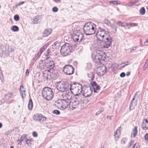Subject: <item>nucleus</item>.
Here are the masks:
<instances>
[{
    "label": "nucleus",
    "mask_w": 148,
    "mask_h": 148,
    "mask_svg": "<svg viewBox=\"0 0 148 148\" xmlns=\"http://www.w3.org/2000/svg\"><path fill=\"white\" fill-rule=\"evenodd\" d=\"M62 110L69 107L70 101L62 100Z\"/></svg>",
    "instance_id": "aec40b11"
},
{
    "label": "nucleus",
    "mask_w": 148,
    "mask_h": 148,
    "mask_svg": "<svg viewBox=\"0 0 148 148\" xmlns=\"http://www.w3.org/2000/svg\"><path fill=\"white\" fill-rule=\"evenodd\" d=\"M42 93L44 98L47 100H51L53 97L52 90L49 87L44 88L42 90Z\"/></svg>",
    "instance_id": "7ed1b4c3"
},
{
    "label": "nucleus",
    "mask_w": 148,
    "mask_h": 148,
    "mask_svg": "<svg viewBox=\"0 0 148 148\" xmlns=\"http://www.w3.org/2000/svg\"><path fill=\"white\" fill-rule=\"evenodd\" d=\"M28 71V69L26 70V71L25 72V74H26V75H27L29 74V73Z\"/></svg>",
    "instance_id": "0e129e2a"
},
{
    "label": "nucleus",
    "mask_w": 148,
    "mask_h": 148,
    "mask_svg": "<svg viewBox=\"0 0 148 148\" xmlns=\"http://www.w3.org/2000/svg\"><path fill=\"white\" fill-rule=\"evenodd\" d=\"M138 0H134L132 2L134 3V4H135V3H138Z\"/></svg>",
    "instance_id": "e2e57ef3"
},
{
    "label": "nucleus",
    "mask_w": 148,
    "mask_h": 148,
    "mask_svg": "<svg viewBox=\"0 0 148 148\" xmlns=\"http://www.w3.org/2000/svg\"><path fill=\"white\" fill-rule=\"evenodd\" d=\"M27 135L25 134H24L23 136V141H24L26 143L27 140L28 139L27 138Z\"/></svg>",
    "instance_id": "a18cd8bd"
},
{
    "label": "nucleus",
    "mask_w": 148,
    "mask_h": 148,
    "mask_svg": "<svg viewBox=\"0 0 148 148\" xmlns=\"http://www.w3.org/2000/svg\"><path fill=\"white\" fill-rule=\"evenodd\" d=\"M83 29L84 33L86 35H91L95 33L96 26L91 22H88L85 23Z\"/></svg>",
    "instance_id": "f257e3e1"
},
{
    "label": "nucleus",
    "mask_w": 148,
    "mask_h": 148,
    "mask_svg": "<svg viewBox=\"0 0 148 148\" xmlns=\"http://www.w3.org/2000/svg\"><path fill=\"white\" fill-rule=\"evenodd\" d=\"M72 97V93L69 90L64 92L61 95V99L63 100L70 101Z\"/></svg>",
    "instance_id": "9b49d317"
},
{
    "label": "nucleus",
    "mask_w": 148,
    "mask_h": 148,
    "mask_svg": "<svg viewBox=\"0 0 148 148\" xmlns=\"http://www.w3.org/2000/svg\"><path fill=\"white\" fill-rule=\"evenodd\" d=\"M12 94L11 93H8L5 95L4 97L3 98L4 99L1 100V102L2 103H4L5 101L9 99L10 97H11Z\"/></svg>",
    "instance_id": "5701e85b"
},
{
    "label": "nucleus",
    "mask_w": 148,
    "mask_h": 148,
    "mask_svg": "<svg viewBox=\"0 0 148 148\" xmlns=\"http://www.w3.org/2000/svg\"><path fill=\"white\" fill-rule=\"evenodd\" d=\"M34 116L36 118L35 120L39 122H42L45 121L46 119V118L41 114H36Z\"/></svg>",
    "instance_id": "4468645a"
},
{
    "label": "nucleus",
    "mask_w": 148,
    "mask_h": 148,
    "mask_svg": "<svg viewBox=\"0 0 148 148\" xmlns=\"http://www.w3.org/2000/svg\"><path fill=\"white\" fill-rule=\"evenodd\" d=\"M139 12L140 15H144L145 12V8L143 7L142 8L139 10Z\"/></svg>",
    "instance_id": "72a5a7b5"
},
{
    "label": "nucleus",
    "mask_w": 148,
    "mask_h": 148,
    "mask_svg": "<svg viewBox=\"0 0 148 148\" xmlns=\"http://www.w3.org/2000/svg\"><path fill=\"white\" fill-rule=\"evenodd\" d=\"M20 93L23 99L26 96L25 92V90L24 87L22 86H21L20 88L19 89Z\"/></svg>",
    "instance_id": "412c9836"
},
{
    "label": "nucleus",
    "mask_w": 148,
    "mask_h": 148,
    "mask_svg": "<svg viewBox=\"0 0 148 148\" xmlns=\"http://www.w3.org/2000/svg\"><path fill=\"white\" fill-rule=\"evenodd\" d=\"M105 58V54H103L102 52L97 53L95 56L92 57L94 61L97 63L100 62L101 61L104 60Z\"/></svg>",
    "instance_id": "6e6552de"
},
{
    "label": "nucleus",
    "mask_w": 148,
    "mask_h": 148,
    "mask_svg": "<svg viewBox=\"0 0 148 148\" xmlns=\"http://www.w3.org/2000/svg\"><path fill=\"white\" fill-rule=\"evenodd\" d=\"M48 74H46V73H43V76L44 77V78H45V79L47 80L48 79Z\"/></svg>",
    "instance_id": "c03bdc74"
},
{
    "label": "nucleus",
    "mask_w": 148,
    "mask_h": 148,
    "mask_svg": "<svg viewBox=\"0 0 148 148\" xmlns=\"http://www.w3.org/2000/svg\"><path fill=\"white\" fill-rule=\"evenodd\" d=\"M141 128L145 130H147V126L146 125V123H145V119L143 120L141 125Z\"/></svg>",
    "instance_id": "c85d7f7f"
},
{
    "label": "nucleus",
    "mask_w": 148,
    "mask_h": 148,
    "mask_svg": "<svg viewBox=\"0 0 148 148\" xmlns=\"http://www.w3.org/2000/svg\"><path fill=\"white\" fill-rule=\"evenodd\" d=\"M116 24L119 26H123V24H124V23H122L120 21H117Z\"/></svg>",
    "instance_id": "37998d69"
},
{
    "label": "nucleus",
    "mask_w": 148,
    "mask_h": 148,
    "mask_svg": "<svg viewBox=\"0 0 148 148\" xmlns=\"http://www.w3.org/2000/svg\"><path fill=\"white\" fill-rule=\"evenodd\" d=\"M107 68L105 66L100 68L98 71L97 73L100 76L103 75L106 72Z\"/></svg>",
    "instance_id": "a211bd4d"
},
{
    "label": "nucleus",
    "mask_w": 148,
    "mask_h": 148,
    "mask_svg": "<svg viewBox=\"0 0 148 148\" xmlns=\"http://www.w3.org/2000/svg\"><path fill=\"white\" fill-rule=\"evenodd\" d=\"M12 30L14 32L18 31L19 30V28L18 26L14 25L12 27Z\"/></svg>",
    "instance_id": "4c0bfd02"
},
{
    "label": "nucleus",
    "mask_w": 148,
    "mask_h": 148,
    "mask_svg": "<svg viewBox=\"0 0 148 148\" xmlns=\"http://www.w3.org/2000/svg\"><path fill=\"white\" fill-rule=\"evenodd\" d=\"M52 10L53 12H56L58 11V9L57 7H54L53 8Z\"/></svg>",
    "instance_id": "8fccbe9b"
},
{
    "label": "nucleus",
    "mask_w": 148,
    "mask_h": 148,
    "mask_svg": "<svg viewBox=\"0 0 148 148\" xmlns=\"http://www.w3.org/2000/svg\"><path fill=\"white\" fill-rule=\"evenodd\" d=\"M134 4L133 3V2H130L127 5V6H128L129 7H132L133 5H134Z\"/></svg>",
    "instance_id": "de8ad7c7"
},
{
    "label": "nucleus",
    "mask_w": 148,
    "mask_h": 148,
    "mask_svg": "<svg viewBox=\"0 0 148 148\" xmlns=\"http://www.w3.org/2000/svg\"><path fill=\"white\" fill-rule=\"evenodd\" d=\"M134 141L133 140H131L130 143L129 147H130L131 145H132V148H140L138 144L136 143L134 144Z\"/></svg>",
    "instance_id": "a878e982"
},
{
    "label": "nucleus",
    "mask_w": 148,
    "mask_h": 148,
    "mask_svg": "<svg viewBox=\"0 0 148 148\" xmlns=\"http://www.w3.org/2000/svg\"><path fill=\"white\" fill-rule=\"evenodd\" d=\"M108 31H105L104 29L99 27L96 36L99 40L103 41V40H105L106 37H107L109 35L108 34Z\"/></svg>",
    "instance_id": "20e7f679"
},
{
    "label": "nucleus",
    "mask_w": 148,
    "mask_h": 148,
    "mask_svg": "<svg viewBox=\"0 0 148 148\" xmlns=\"http://www.w3.org/2000/svg\"><path fill=\"white\" fill-rule=\"evenodd\" d=\"M62 100L59 99L55 101L54 104L57 108L62 110Z\"/></svg>",
    "instance_id": "f3484780"
},
{
    "label": "nucleus",
    "mask_w": 148,
    "mask_h": 148,
    "mask_svg": "<svg viewBox=\"0 0 148 148\" xmlns=\"http://www.w3.org/2000/svg\"><path fill=\"white\" fill-rule=\"evenodd\" d=\"M148 66V60H147V62L145 64L144 67L143 69L144 70H145V69L147 68Z\"/></svg>",
    "instance_id": "49530a36"
},
{
    "label": "nucleus",
    "mask_w": 148,
    "mask_h": 148,
    "mask_svg": "<svg viewBox=\"0 0 148 148\" xmlns=\"http://www.w3.org/2000/svg\"><path fill=\"white\" fill-rule=\"evenodd\" d=\"M137 25V24L136 23H130V27H133L136 26Z\"/></svg>",
    "instance_id": "6e6d98bb"
},
{
    "label": "nucleus",
    "mask_w": 148,
    "mask_h": 148,
    "mask_svg": "<svg viewBox=\"0 0 148 148\" xmlns=\"http://www.w3.org/2000/svg\"><path fill=\"white\" fill-rule=\"evenodd\" d=\"M53 1L56 2H60V0H53Z\"/></svg>",
    "instance_id": "774afa93"
},
{
    "label": "nucleus",
    "mask_w": 148,
    "mask_h": 148,
    "mask_svg": "<svg viewBox=\"0 0 148 148\" xmlns=\"http://www.w3.org/2000/svg\"><path fill=\"white\" fill-rule=\"evenodd\" d=\"M130 72H127L126 73V75L127 76H128L130 75Z\"/></svg>",
    "instance_id": "69168bd1"
},
{
    "label": "nucleus",
    "mask_w": 148,
    "mask_h": 148,
    "mask_svg": "<svg viewBox=\"0 0 148 148\" xmlns=\"http://www.w3.org/2000/svg\"><path fill=\"white\" fill-rule=\"evenodd\" d=\"M72 48V46L69 44L66 43L64 44L61 47V54L64 56H67L71 52Z\"/></svg>",
    "instance_id": "39448f33"
},
{
    "label": "nucleus",
    "mask_w": 148,
    "mask_h": 148,
    "mask_svg": "<svg viewBox=\"0 0 148 148\" xmlns=\"http://www.w3.org/2000/svg\"><path fill=\"white\" fill-rule=\"evenodd\" d=\"M138 131L137 127L135 126L134 127V129L132 131V134L133 135V137H134L137 134Z\"/></svg>",
    "instance_id": "c756f323"
},
{
    "label": "nucleus",
    "mask_w": 148,
    "mask_h": 148,
    "mask_svg": "<svg viewBox=\"0 0 148 148\" xmlns=\"http://www.w3.org/2000/svg\"><path fill=\"white\" fill-rule=\"evenodd\" d=\"M130 24L128 23H125L124 25H123V26H130Z\"/></svg>",
    "instance_id": "680f3d73"
},
{
    "label": "nucleus",
    "mask_w": 148,
    "mask_h": 148,
    "mask_svg": "<svg viewBox=\"0 0 148 148\" xmlns=\"http://www.w3.org/2000/svg\"><path fill=\"white\" fill-rule=\"evenodd\" d=\"M48 45L47 44H45L40 49V51H41V52H43L47 48Z\"/></svg>",
    "instance_id": "c9c22d12"
},
{
    "label": "nucleus",
    "mask_w": 148,
    "mask_h": 148,
    "mask_svg": "<svg viewBox=\"0 0 148 148\" xmlns=\"http://www.w3.org/2000/svg\"><path fill=\"white\" fill-rule=\"evenodd\" d=\"M110 4H112L114 5H118L120 4V2L118 1H109Z\"/></svg>",
    "instance_id": "473e14b6"
},
{
    "label": "nucleus",
    "mask_w": 148,
    "mask_h": 148,
    "mask_svg": "<svg viewBox=\"0 0 148 148\" xmlns=\"http://www.w3.org/2000/svg\"><path fill=\"white\" fill-rule=\"evenodd\" d=\"M140 94L138 92H136L134 95L133 98H134V100L137 101L139 99V97Z\"/></svg>",
    "instance_id": "2f4dec72"
},
{
    "label": "nucleus",
    "mask_w": 148,
    "mask_h": 148,
    "mask_svg": "<svg viewBox=\"0 0 148 148\" xmlns=\"http://www.w3.org/2000/svg\"><path fill=\"white\" fill-rule=\"evenodd\" d=\"M129 64L128 61H127L125 62H122L120 64V65L122 66V68L124 67L125 66H127Z\"/></svg>",
    "instance_id": "f704fd0d"
},
{
    "label": "nucleus",
    "mask_w": 148,
    "mask_h": 148,
    "mask_svg": "<svg viewBox=\"0 0 148 148\" xmlns=\"http://www.w3.org/2000/svg\"><path fill=\"white\" fill-rule=\"evenodd\" d=\"M51 32V29H45L43 33V36L44 37H45L49 34H50Z\"/></svg>",
    "instance_id": "b1692460"
},
{
    "label": "nucleus",
    "mask_w": 148,
    "mask_h": 148,
    "mask_svg": "<svg viewBox=\"0 0 148 148\" xmlns=\"http://www.w3.org/2000/svg\"><path fill=\"white\" fill-rule=\"evenodd\" d=\"M87 66L88 69H91V64L90 63L88 62L87 64Z\"/></svg>",
    "instance_id": "09e8293b"
},
{
    "label": "nucleus",
    "mask_w": 148,
    "mask_h": 148,
    "mask_svg": "<svg viewBox=\"0 0 148 148\" xmlns=\"http://www.w3.org/2000/svg\"><path fill=\"white\" fill-rule=\"evenodd\" d=\"M136 48H137L136 47H134L133 48H132V49H131V51H132V50H133V51L135 50L136 49Z\"/></svg>",
    "instance_id": "338daca9"
},
{
    "label": "nucleus",
    "mask_w": 148,
    "mask_h": 148,
    "mask_svg": "<svg viewBox=\"0 0 148 148\" xmlns=\"http://www.w3.org/2000/svg\"><path fill=\"white\" fill-rule=\"evenodd\" d=\"M33 139L32 138H30L29 139H27L26 141V144L30 146L31 145V144H30V145L29 144V143H30L32 141Z\"/></svg>",
    "instance_id": "58836bf2"
},
{
    "label": "nucleus",
    "mask_w": 148,
    "mask_h": 148,
    "mask_svg": "<svg viewBox=\"0 0 148 148\" xmlns=\"http://www.w3.org/2000/svg\"><path fill=\"white\" fill-rule=\"evenodd\" d=\"M56 88L59 91L64 92L69 90V84L64 82H59L57 84Z\"/></svg>",
    "instance_id": "0eeeda50"
},
{
    "label": "nucleus",
    "mask_w": 148,
    "mask_h": 148,
    "mask_svg": "<svg viewBox=\"0 0 148 148\" xmlns=\"http://www.w3.org/2000/svg\"><path fill=\"white\" fill-rule=\"evenodd\" d=\"M120 76L121 77H123L125 76V73L124 72H122L120 74Z\"/></svg>",
    "instance_id": "5fc2aeb1"
},
{
    "label": "nucleus",
    "mask_w": 148,
    "mask_h": 148,
    "mask_svg": "<svg viewBox=\"0 0 148 148\" xmlns=\"http://www.w3.org/2000/svg\"><path fill=\"white\" fill-rule=\"evenodd\" d=\"M127 141V139L125 138H124L121 140V143L123 145H125Z\"/></svg>",
    "instance_id": "e433bc0d"
},
{
    "label": "nucleus",
    "mask_w": 148,
    "mask_h": 148,
    "mask_svg": "<svg viewBox=\"0 0 148 148\" xmlns=\"http://www.w3.org/2000/svg\"><path fill=\"white\" fill-rule=\"evenodd\" d=\"M51 53L50 51L49 50V49H48L46 53H45V55L46 56H47L49 55V53Z\"/></svg>",
    "instance_id": "3c124183"
},
{
    "label": "nucleus",
    "mask_w": 148,
    "mask_h": 148,
    "mask_svg": "<svg viewBox=\"0 0 148 148\" xmlns=\"http://www.w3.org/2000/svg\"><path fill=\"white\" fill-rule=\"evenodd\" d=\"M103 22L105 24L109 26H111L112 28L115 29V32H116V28L115 27H112L111 25V23L107 19H105L103 21Z\"/></svg>",
    "instance_id": "bb28decb"
},
{
    "label": "nucleus",
    "mask_w": 148,
    "mask_h": 148,
    "mask_svg": "<svg viewBox=\"0 0 148 148\" xmlns=\"http://www.w3.org/2000/svg\"><path fill=\"white\" fill-rule=\"evenodd\" d=\"M137 101L134 100V98H133L132 100L131 101L130 106L129 109L130 110L134 109V107L137 105Z\"/></svg>",
    "instance_id": "6ab92c4d"
},
{
    "label": "nucleus",
    "mask_w": 148,
    "mask_h": 148,
    "mask_svg": "<svg viewBox=\"0 0 148 148\" xmlns=\"http://www.w3.org/2000/svg\"><path fill=\"white\" fill-rule=\"evenodd\" d=\"M19 17L18 14L15 15L14 16V19L16 21H18L19 19Z\"/></svg>",
    "instance_id": "ea45409f"
},
{
    "label": "nucleus",
    "mask_w": 148,
    "mask_h": 148,
    "mask_svg": "<svg viewBox=\"0 0 148 148\" xmlns=\"http://www.w3.org/2000/svg\"><path fill=\"white\" fill-rule=\"evenodd\" d=\"M41 21L40 17L39 16H36L34 18L33 23L34 24H38L40 23Z\"/></svg>",
    "instance_id": "393cba45"
},
{
    "label": "nucleus",
    "mask_w": 148,
    "mask_h": 148,
    "mask_svg": "<svg viewBox=\"0 0 148 148\" xmlns=\"http://www.w3.org/2000/svg\"><path fill=\"white\" fill-rule=\"evenodd\" d=\"M145 45L147 46L148 45V39H147L146 41L144 42Z\"/></svg>",
    "instance_id": "052dcab7"
},
{
    "label": "nucleus",
    "mask_w": 148,
    "mask_h": 148,
    "mask_svg": "<svg viewBox=\"0 0 148 148\" xmlns=\"http://www.w3.org/2000/svg\"><path fill=\"white\" fill-rule=\"evenodd\" d=\"M79 104V101L77 99L70 100L69 107L70 109L73 110L78 107Z\"/></svg>",
    "instance_id": "ddd939ff"
},
{
    "label": "nucleus",
    "mask_w": 148,
    "mask_h": 148,
    "mask_svg": "<svg viewBox=\"0 0 148 148\" xmlns=\"http://www.w3.org/2000/svg\"><path fill=\"white\" fill-rule=\"evenodd\" d=\"M74 69L71 65H66L63 67V72L67 75H70L73 74L74 73Z\"/></svg>",
    "instance_id": "1a4fd4ad"
},
{
    "label": "nucleus",
    "mask_w": 148,
    "mask_h": 148,
    "mask_svg": "<svg viewBox=\"0 0 148 148\" xmlns=\"http://www.w3.org/2000/svg\"><path fill=\"white\" fill-rule=\"evenodd\" d=\"M145 138L147 142H148V134H146L145 136Z\"/></svg>",
    "instance_id": "603ef678"
},
{
    "label": "nucleus",
    "mask_w": 148,
    "mask_h": 148,
    "mask_svg": "<svg viewBox=\"0 0 148 148\" xmlns=\"http://www.w3.org/2000/svg\"><path fill=\"white\" fill-rule=\"evenodd\" d=\"M69 89L71 93L75 95L78 96L82 91V86L79 83H74L70 85Z\"/></svg>",
    "instance_id": "f03ea898"
},
{
    "label": "nucleus",
    "mask_w": 148,
    "mask_h": 148,
    "mask_svg": "<svg viewBox=\"0 0 148 148\" xmlns=\"http://www.w3.org/2000/svg\"><path fill=\"white\" fill-rule=\"evenodd\" d=\"M32 135L34 137H36L37 136V134L36 132H34L32 133Z\"/></svg>",
    "instance_id": "4d7b16f0"
},
{
    "label": "nucleus",
    "mask_w": 148,
    "mask_h": 148,
    "mask_svg": "<svg viewBox=\"0 0 148 148\" xmlns=\"http://www.w3.org/2000/svg\"><path fill=\"white\" fill-rule=\"evenodd\" d=\"M42 53V52H41V51H40L37 54V55H36L35 56V58L37 59L38 58H39L40 57V56L41 55Z\"/></svg>",
    "instance_id": "a19ab883"
},
{
    "label": "nucleus",
    "mask_w": 148,
    "mask_h": 148,
    "mask_svg": "<svg viewBox=\"0 0 148 148\" xmlns=\"http://www.w3.org/2000/svg\"><path fill=\"white\" fill-rule=\"evenodd\" d=\"M145 123H146V125L147 126V129L148 130V119H145Z\"/></svg>",
    "instance_id": "bf43d9fd"
},
{
    "label": "nucleus",
    "mask_w": 148,
    "mask_h": 148,
    "mask_svg": "<svg viewBox=\"0 0 148 148\" xmlns=\"http://www.w3.org/2000/svg\"><path fill=\"white\" fill-rule=\"evenodd\" d=\"M48 58H49L47 57L45 60V66L47 69V71L48 72H50V70L54 68V64L53 61L48 60Z\"/></svg>",
    "instance_id": "9d476101"
},
{
    "label": "nucleus",
    "mask_w": 148,
    "mask_h": 148,
    "mask_svg": "<svg viewBox=\"0 0 148 148\" xmlns=\"http://www.w3.org/2000/svg\"><path fill=\"white\" fill-rule=\"evenodd\" d=\"M106 40L103 42V44L101 45V48L103 50H107L108 48L111 45L112 40V38L110 35L107 37H106L105 38Z\"/></svg>",
    "instance_id": "423d86ee"
},
{
    "label": "nucleus",
    "mask_w": 148,
    "mask_h": 148,
    "mask_svg": "<svg viewBox=\"0 0 148 148\" xmlns=\"http://www.w3.org/2000/svg\"><path fill=\"white\" fill-rule=\"evenodd\" d=\"M121 131L120 130L118 129L116 131L114 132V139L116 141H117L119 138V136L120 135Z\"/></svg>",
    "instance_id": "4be33fe9"
},
{
    "label": "nucleus",
    "mask_w": 148,
    "mask_h": 148,
    "mask_svg": "<svg viewBox=\"0 0 148 148\" xmlns=\"http://www.w3.org/2000/svg\"><path fill=\"white\" fill-rule=\"evenodd\" d=\"M92 91L90 87L86 88L83 90V95L85 97H89L92 94Z\"/></svg>",
    "instance_id": "2eb2a0df"
},
{
    "label": "nucleus",
    "mask_w": 148,
    "mask_h": 148,
    "mask_svg": "<svg viewBox=\"0 0 148 148\" xmlns=\"http://www.w3.org/2000/svg\"><path fill=\"white\" fill-rule=\"evenodd\" d=\"M103 109L101 108V110L98 111L97 112L95 113V115H98L101 112L103 111Z\"/></svg>",
    "instance_id": "864d4df0"
},
{
    "label": "nucleus",
    "mask_w": 148,
    "mask_h": 148,
    "mask_svg": "<svg viewBox=\"0 0 148 148\" xmlns=\"http://www.w3.org/2000/svg\"><path fill=\"white\" fill-rule=\"evenodd\" d=\"M53 113L57 115H59L60 114V111L58 110H55L53 112Z\"/></svg>",
    "instance_id": "79ce46f5"
},
{
    "label": "nucleus",
    "mask_w": 148,
    "mask_h": 148,
    "mask_svg": "<svg viewBox=\"0 0 148 148\" xmlns=\"http://www.w3.org/2000/svg\"><path fill=\"white\" fill-rule=\"evenodd\" d=\"M88 76L89 78V80H93L94 77V75L92 73H90L88 74Z\"/></svg>",
    "instance_id": "7c9ffc66"
},
{
    "label": "nucleus",
    "mask_w": 148,
    "mask_h": 148,
    "mask_svg": "<svg viewBox=\"0 0 148 148\" xmlns=\"http://www.w3.org/2000/svg\"><path fill=\"white\" fill-rule=\"evenodd\" d=\"M24 3V2L23 1L20 2H19L17 5V6H19L21 5H22Z\"/></svg>",
    "instance_id": "13d9d810"
},
{
    "label": "nucleus",
    "mask_w": 148,
    "mask_h": 148,
    "mask_svg": "<svg viewBox=\"0 0 148 148\" xmlns=\"http://www.w3.org/2000/svg\"><path fill=\"white\" fill-rule=\"evenodd\" d=\"M91 84L93 87L94 92L96 93L99 92L100 89V86L95 82H91Z\"/></svg>",
    "instance_id": "dca6fc26"
},
{
    "label": "nucleus",
    "mask_w": 148,
    "mask_h": 148,
    "mask_svg": "<svg viewBox=\"0 0 148 148\" xmlns=\"http://www.w3.org/2000/svg\"><path fill=\"white\" fill-rule=\"evenodd\" d=\"M33 107V103L31 99H30L29 101V103L28 105V107L29 110H32Z\"/></svg>",
    "instance_id": "cd10ccee"
},
{
    "label": "nucleus",
    "mask_w": 148,
    "mask_h": 148,
    "mask_svg": "<svg viewBox=\"0 0 148 148\" xmlns=\"http://www.w3.org/2000/svg\"><path fill=\"white\" fill-rule=\"evenodd\" d=\"M73 38L75 41L80 42L81 41L83 38V36L82 34L80 33L77 32H74L73 34Z\"/></svg>",
    "instance_id": "f8f14e48"
}]
</instances>
